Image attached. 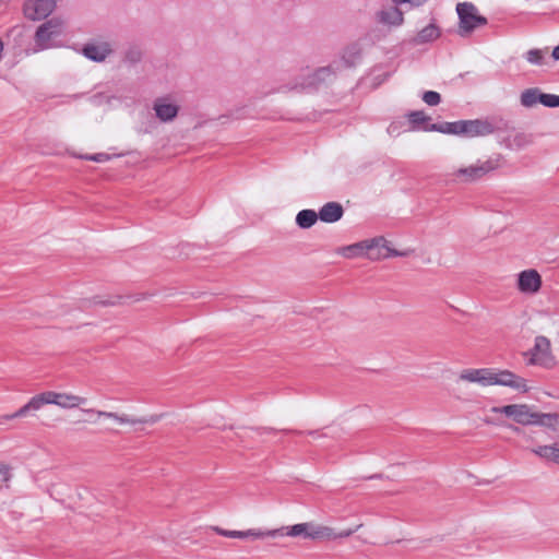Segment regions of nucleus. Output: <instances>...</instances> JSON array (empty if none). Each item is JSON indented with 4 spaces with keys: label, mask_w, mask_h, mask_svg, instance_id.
<instances>
[{
    "label": "nucleus",
    "mask_w": 559,
    "mask_h": 559,
    "mask_svg": "<svg viewBox=\"0 0 559 559\" xmlns=\"http://www.w3.org/2000/svg\"><path fill=\"white\" fill-rule=\"evenodd\" d=\"M59 0H26L24 4L25 16L37 21L46 19L55 10Z\"/></svg>",
    "instance_id": "nucleus-13"
},
{
    "label": "nucleus",
    "mask_w": 559,
    "mask_h": 559,
    "mask_svg": "<svg viewBox=\"0 0 559 559\" xmlns=\"http://www.w3.org/2000/svg\"><path fill=\"white\" fill-rule=\"evenodd\" d=\"M496 129L495 123L488 119L431 123L421 111V131H437L444 134L476 138L492 134Z\"/></svg>",
    "instance_id": "nucleus-2"
},
{
    "label": "nucleus",
    "mask_w": 559,
    "mask_h": 559,
    "mask_svg": "<svg viewBox=\"0 0 559 559\" xmlns=\"http://www.w3.org/2000/svg\"><path fill=\"white\" fill-rule=\"evenodd\" d=\"M86 403V399L71 393H59L58 406L61 408H75Z\"/></svg>",
    "instance_id": "nucleus-23"
},
{
    "label": "nucleus",
    "mask_w": 559,
    "mask_h": 559,
    "mask_svg": "<svg viewBox=\"0 0 559 559\" xmlns=\"http://www.w3.org/2000/svg\"><path fill=\"white\" fill-rule=\"evenodd\" d=\"M112 49L110 44L107 41H92L84 45L82 53L85 58L95 61L103 62L111 53Z\"/></svg>",
    "instance_id": "nucleus-15"
},
{
    "label": "nucleus",
    "mask_w": 559,
    "mask_h": 559,
    "mask_svg": "<svg viewBox=\"0 0 559 559\" xmlns=\"http://www.w3.org/2000/svg\"><path fill=\"white\" fill-rule=\"evenodd\" d=\"M66 31V21L60 16H53L38 26L35 33V44L39 50L51 48L56 45Z\"/></svg>",
    "instance_id": "nucleus-9"
},
{
    "label": "nucleus",
    "mask_w": 559,
    "mask_h": 559,
    "mask_svg": "<svg viewBox=\"0 0 559 559\" xmlns=\"http://www.w3.org/2000/svg\"><path fill=\"white\" fill-rule=\"evenodd\" d=\"M27 404V408L29 409V412H36L38 409H40L45 403L43 401V397L40 394L38 395H35L34 397H32Z\"/></svg>",
    "instance_id": "nucleus-30"
},
{
    "label": "nucleus",
    "mask_w": 559,
    "mask_h": 559,
    "mask_svg": "<svg viewBox=\"0 0 559 559\" xmlns=\"http://www.w3.org/2000/svg\"><path fill=\"white\" fill-rule=\"evenodd\" d=\"M551 58L555 61H559V44L556 47H554V49L551 51Z\"/></svg>",
    "instance_id": "nucleus-35"
},
{
    "label": "nucleus",
    "mask_w": 559,
    "mask_h": 559,
    "mask_svg": "<svg viewBox=\"0 0 559 559\" xmlns=\"http://www.w3.org/2000/svg\"><path fill=\"white\" fill-rule=\"evenodd\" d=\"M533 143V134L526 132H516L515 134L510 135L503 141L504 146L513 151L524 150L527 146L532 145Z\"/></svg>",
    "instance_id": "nucleus-19"
},
{
    "label": "nucleus",
    "mask_w": 559,
    "mask_h": 559,
    "mask_svg": "<svg viewBox=\"0 0 559 559\" xmlns=\"http://www.w3.org/2000/svg\"><path fill=\"white\" fill-rule=\"evenodd\" d=\"M343 213L344 211L340 203L329 202L320 209L318 215L319 219L324 223H335L342 218Z\"/></svg>",
    "instance_id": "nucleus-20"
},
{
    "label": "nucleus",
    "mask_w": 559,
    "mask_h": 559,
    "mask_svg": "<svg viewBox=\"0 0 559 559\" xmlns=\"http://www.w3.org/2000/svg\"><path fill=\"white\" fill-rule=\"evenodd\" d=\"M543 281L534 269H527L518 274V289L522 294L534 295L539 292Z\"/></svg>",
    "instance_id": "nucleus-14"
},
{
    "label": "nucleus",
    "mask_w": 559,
    "mask_h": 559,
    "mask_svg": "<svg viewBox=\"0 0 559 559\" xmlns=\"http://www.w3.org/2000/svg\"><path fill=\"white\" fill-rule=\"evenodd\" d=\"M367 259L371 261H379L390 257L399 255V252L389 246V242L383 237H376L366 239Z\"/></svg>",
    "instance_id": "nucleus-12"
},
{
    "label": "nucleus",
    "mask_w": 559,
    "mask_h": 559,
    "mask_svg": "<svg viewBox=\"0 0 559 559\" xmlns=\"http://www.w3.org/2000/svg\"><path fill=\"white\" fill-rule=\"evenodd\" d=\"M366 240L344 246L337 249V253L346 259L367 258Z\"/></svg>",
    "instance_id": "nucleus-21"
},
{
    "label": "nucleus",
    "mask_w": 559,
    "mask_h": 559,
    "mask_svg": "<svg viewBox=\"0 0 559 559\" xmlns=\"http://www.w3.org/2000/svg\"><path fill=\"white\" fill-rule=\"evenodd\" d=\"M395 5L403 4V3H409L412 0H392Z\"/></svg>",
    "instance_id": "nucleus-37"
},
{
    "label": "nucleus",
    "mask_w": 559,
    "mask_h": 559,
    "mask_svg": "<svg viewBox=\"0 0 559 559\" xmlns=\"http://www.w3.org/2000/svg\"><path fill=\"white\" fill-rule=\"evenodd\" d=\"M459 380L477 383L481 386L502 385L519 392L528 391L526 380L509 370H498L493 368H468L460 372Z\"/></svg>",
    "instance_id": "nucleus-1"
},
{
    "label": "nucleus",
    "mask_w": 559,
    "mask_h": 559,
    "mask_svg": "<svg viewBox=\"0 0 559 559\" xmlns=\"http://www.w3.org/2000/svg\"><path fill=\"white\" fill-rule=\"evenodd\" d=\"M554 462L559 463V444H555Z\"/></svg>",
    "instance_id": "nucleus-36"
},
{
    "label": "nucleus",
    "mask_w": 559,
    "mask_h": 559,
    "mask_svg": "<svg viewBox=\"0 0 559 559\" xmlns=\"http://www.w3.org/2000/svg\"><path fill=\"white\" fill-rule=\"evenodd\" d=\"M83 158H85L87 160L96 162V163H105V162H108L111 158V156L107 153H97V154L85 155V156H83Z\"/></svg>",
    "instance_id": "nucleus-31"
},
{
    "label": "nucleus",
    "mask_w": 559,
    "mask_h": 559,
    "mask_svg": "<svg viewBox=\"0 0 559 559\" xmlns=\"http://www.w3.org/2000/svg\"><path fill=\"white\" fill-rule=\"evenodd\" d=\"M0 475L2 476V478L4 480H8V478H9V468L7 466H4V465H1L0 466Z\"/></svg>",
    "instance_id": "nucleus-34"
},
{
    "label": "nucleus",
    "mask_w": 559,
    "mask_h": 559,
    "mask_svg": "<svg viewBox=\"0 0 559 559\" xmlns=\"http://www.w3.org/2000/svg\"><path fill=\"white\" fill-rule=\"evenodd\" d=\"M513 431H515V432H520V431H521V429H520L519 427H513Z\"/></svg>",
    "instance_id": "nucleus-38"
},
{
    "label": "nucleus",
    "mask_w": 559,
    "mask_h": 559,
    "mask_svg": "<svg viewBox=\"0 0 559 559\" xmlns=\"http://www.w3.org/2000/svg\"><path fill=\"white\" fill-rule=\"evenodd\" d=\"M45 404H55L58 406L59 393L53 391L44 392L40 394Z\"/></svg>",
    "instance_id": "nucleus-32"
},
{
    "label": "nucleus",
    "mask_w": 559,
    "mask_h": 559,
    "mask_svg": "<svg viewBox=\"0 0 559 559\" xmlns=\"http://www.w3.org/2000/svg\"><path fill=\"white\" fill-rule=\"evenodd\" d=\"M377 21L386 26H400L403 23V12L396 7H385L377 12Z\"/></svg>",
    "instance_id": "nucleus-18"
},
{
    "label": "nucleus",
    "mask_w": 559,
    "mask_h": 559,
    "mask_svg": "<svg viewBox=\"0 0 559 559\" xmlns=\"http://www.w3.org/2000/svg\"><path fill=\"white\" fill-rule=\"evenodd\" d=\"M523 357L527 366L544 369H552L558 364L552 352L551 341L544 335L535 336L533 346L523 353Z\"/></svg>",
    "instance_id": "nucleus-7"
},
{
    "label": "nucleus",
    "mask_w": 559,
    "mask_h": 559,
    "mask_svg": "<svg viewBox=\"0 0 559 559\" xmlns=\"http://www.w3.org/2000/svg\"><path fill=\"white\" fill-rule=\"evenodd\" d=\"M459 16L457 34L461 37L469 36L476 28L485 26L488 21L478 13V9L472 2H460L456 4Z\"/></svg>",
    "instance_id": "nucleus-8"
},
{
    "label": "nucleus",
    "mask_w": 559,
    "mask_h": 559,
    "mask_svg": "<svg viewBox=\"0 0 559 559\" xmlns=\"http://www.w3.org/2000/svg\"><path fill=\"white\" fill-rule=\"evenodd\" d=\"M156 117L163 121H171L178 115V106L167 98H157L153 106Z\"/></svg>",
    "instance_id": "nucleus-17"
},
{
    "label": "nucleus",
    "mask_w": 559,
    "mask_h": 559,
    "mask_svg": "<svg viewBox=\"0 0 559 559\" xmlns=\"http://www.w3.org/2000/svg\"><path fill=\"white\" fill-rule=\"evenodd\" d=\"M361 525L335 532L333 528L324 525L314 524L311 522L299 523L292 526H283L280 528L271 530V537L290 536L309 538L313 540H334L338 538H346L353 535Z\"/></svg>",
    "instance_id": "nucleus-3"
},
{
    "label": "nucleus",
    "mask_w": 559,
    "mask_h": 559,
    "mask_svg": "<svg viewBox=\"0 0 559 559\" xmlns=\"http://www.w3.org/2000/svg\"><path fill=\"white\" fill-rule=\"evenodd\" d=\"M503 164V155L500 153H493L483 158H478L469 165L454 167L451 176L454 180L461 183H474L499 170Z\"/></svg>",
    "instance_id": "nucleus-5"
},
{
    "label": "nucleus",
    "mask_w": 559,
    "mask_h": 559,
    "mask_svg": "<svg viewBox=\"0 0 559 559\" xmlns=\"http://www.w3.org/2000/svg\"><path fill=\"white\" fill-rule=\"evenodd\" d=\"M531 451L542 459L554 461L555 444L539 445V447L533 448Z\"/></svg>",
    "instance_id": "nucleus-26"
},
{
    "label": "nucleus",
    "mask_w": 559,
    "mask_h": 559,
    "mask_svg": "<svg viewBox=\"0 0 559 559\" xmlns=\"http://www.w3.org/2000/svg\"><path fill=\"white\" fill-rule=\"evenodd\" d=\"M525 59L531 64L542 66L544 63V51L542 49H530L525 53Z\"/></svg>",
    "instance_id": "nucleus-27"
},
{
    "label": "nucleus",
    "mask_w": 559,
    "mask_h": 559,
    "mask_svg": "<svg viewBox=\"0 0 559 559\" xmlns=\"http://www.w3.org/2000/svg\"><path fill=\"white\" fill-rule=\"evenodd\" d=\"M542 91L537 87L524 90L520 95V103L525 108H532L539 104Z\"/></svg>",
    "instance_id": "nucleus-24"
},
{
    "label": "nucleus",
    "mask_w": 559,
    "mask_h": 559,
    "mask_svg": "<svg viewBox=\"0 0 559 559\" xmlns=\"http://www.w3.org/2000/svg\"><path fill=\"white\" fill-rule=\"evenodd\" d=\"M361 57L362 49L359 44L348 45L330 66L322 67L311 73L307 82L300 84L301 88L316 87L320 83L328 81L335 72L356 67L361 61Z\"/></svg>",
    "instance_id": "nucleus-4"
},
{
    "label": "nucleus",
    "mask_w": 559,
    "mask_h": 559,
    "mask_svg": "<svg viewBox=\"0 0 559 559\" xmlns=\"http://www.w3.org/2000/svg\"><path fill=\"white\" fill-rule=\"evenodd\" d=\"M419 129V110H413L405 116L397 117L388 127L391 136H399L402 133Z\"/></svg>",
    "instance_id": "nucleus-11"
},
{
    "label": "nucleus",
    "mask_w": 559,
    "mask_h": 559,
    "mask_svg": "<svg viewBox=\"0 0 559 559\" xmlns=\"http://www.w3.org/2000/svg\"><path fill=\"white\" fill-rule=\"evenodd\" d=\"M539 104L548 108L559 107V95L543 93L539 96Z\"/></svg>",
    "instance_id": "nucleus-28"
},
{
    "label": "nucleus",
    "mask_w": 559,
    "mask_h": 559,
    "mask_svg": "<svg viewBox=\"0 0 559 559\" xmlns=\"http://www.w3.org/2000/svg\"><path fill=\"white\" fill-rule=\"evenodd\" d=\"M440 36V29L435 23L421 28V43L433 41Z\"/></svg>",
    "instance_id": "nucleus-25"
},
{
    "label": "nucleus",
    "mask_w": 559,
    "mask_h": 559,
    "mask_svg": "<svg viewBox=\"0 0 559 559\" xmlns=\"http://www.w3.org/2000/svg\"><path fill=\"white\" fill-rule=\"evenodd\" d=\"M94 302H95V304H104V305L106 304V302H104V301H102V300H95Z\"/></svg>",
    "instance_id": "nucleus-39"
},
{
    "label": "nucleus",
    "mask_w": 559,
    "mask_h": 559,
    "mask_svg": "<svg viewBox=\"0 0 559 559\" xmlns=\"http://www.w3.org/2000/svg\"><path fill=\"white\" fill-rule=\"evenodd\" d=\"M214 531L218 535L224 536V537H228V538L262 539V538H265V537H271V530H255V528H251V530H247V531H230V530H224V528H221V527L216 526V527H214Z\"/></svg>",
    "instance_id": "nucleus-16"
},
{
    "label": "nucleus",
    "mask_w": 559,
    "mask_h": 559,
    "mask_svg": "<svg viewBox=\"0 0 559 559\" xmlns=\"http://www.w3.org/2000/svg\"><path fill=\"white\" fill-rule=\"evenodd\" d=\"M421 100L428 106H437L441 102V95L435 91H426L421 94Z\"/></svg>",
    "instance_id": "nucleus-29"
},
{
    "label": "nucleus",
    "mask_w": 559,
    "mask_h": 559,
    "mask_svg": "<svg viewBox=\"0 0 559 559\" xmlns=\"http://www.w3.org/2000/svg\"><path fill=\"white\" fill-rule=\"evenodd\" d=\"M84 413L90 415H95L98 418H107L111 419L119 425H143V424H155L158 420V416H148V417H134L127 414H118L114 412L98 411V409H83Z\"/></svg>",
    "instance_id": "nucleus-10"
},
{
    "label": "nucleus",
    "mask_w": 559,
    "mask_h": 559,
    "mask_svg": "<svg viewBox=\"0 0 559 559\" xmlns=\"http://www.w3.org/2000/svg\"><path fill=\"white\" fill-rule=\"evenodd\" d=\"M318 219L319 215L313 210H301L296 215V224L302 229L312 227Z\"/></svg>",
    "instance_id": "nucleus-22"
},
{
    "label": "nucleus",
    "mask_w": 559,
    "mask_h": 559,
    "mask_svg": "<svg viewBox=\"0 0 559 559\" xmlns=\"http://www.w3.org/2000/svg\"><path fill=\"white\" fill-rule=\"evenodd\" d=\"M29 412V409L27 408V404H25L24 406H22L19 411H16L15 413L11 414V415H8L7 418L8 419H14V418H17V417H23L25 416L27 413Z\"/></svg>",
    "instance_id": "nucleus-33"
},
{
    "label": "nucleus",
    "mask_w": 559,
    "mask_h": 559,
    "mask_svg": "<svg viewBox=\"0 0 559 559\" xmlns=\"http://www.w3.org/2000/svg\"><path fill=\"white\" fill-rule=\"evenodd\" d=\"M490 412L495 414H503L520 425L551 426L556 420V415L534 412L532 407L526 404L493 406Z\"/></svg>",
    "instance_id": "nucleus-6"
}]
</instances>
